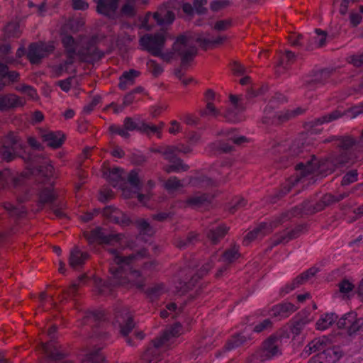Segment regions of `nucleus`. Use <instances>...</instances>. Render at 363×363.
<instances>
[{"mask_svg": "<svg viewBox=\"0 0 363 363\" xmlns=\"http://www.w3.org/2000/svg\"><path fill=\"white\" fill-rule=\"evenodd\" d=\"M337 168L335 164L331 160H325L322 162H318L317 159L313 155L312 160L306 163L300 162L296 164V170L298 175L294 178H290L284 184L281 190L275 194L278 198H281L286 194L291 186H294L298 182L307 184L313 183L318 175L325 177L332 173Z\"/></svg>", "mask_w": 363, "mask_h": 363, "instance_id": "1", "label": "nucleus"}, {"mask_svg": "<svg viewBox=\"0 0 363 363\" xmlns=\"http://www.w3.org/2000/svg\"><path fill=\"white\" fill-rule=\"evenodd\" d=\"M111 255V259L113 262L110 268L112 274V278L110 279V283L103 281L101 279L97 278L95 279V285L98 289L99 292L101 294L106 293V289L109 285H123L126 283V279L123 277V268L130 264H137L143 259L147 257V253L145 250H141L135 254H133L128 257H122L116 250H109Z\"/></svg>", "mask_w": 363, "mask_h": 363, "instance_id": "2", "label": "nucleus"}, {"mask_svg": "<svg viewBox=\"0 0 363 363\" xmlns=\"http://www.w3.org/2000/svg\"><path fill=\"white\" fill-rule=\"evenodd\" d=\"M62 43L65 55L79 57L85 61L99 60L104 56V53L86 38L74 39L71 35H64L62 36Z\"/></svg>", "mask_w": 363, "mask_h": 363, "instance_id": "3", "label": "nucleus"}, {"mask_svg": "<svg viewBox=\"0 0 363 363\" xmlns=\"http://www.w3.org/2000/svg\"><path fill=\"white\" fill-rule=\"evenodd\" d=\"M182 333V325L176 323L167 328L162 334L152 341V345L147 347L142 355V363H157L162 350L169 345L174 337Z\"/></svg>", "mask_w": 363, "mask_h": 363, "instance_id": "4", "label": "nucleus"}, {"mask_svg": "<svg viewBox=\"0 0 363 363\" xmlns=\"http://www.w3.org/2000/svg\"><path fill=\"white\" fill-rule=\"evenodd\" d=\"M165 36L163 33L154 35L146 34L140 38L139 43L142 49L151 53L154 56L160 57L163 60L169 62L173 58V53L166 52L163 53Z\"/></svg>", "mask_w": 363, "mask_h": 363, "instance_id": "5", "label": "nucleus"}, {"mask_svg": "<svg viewBox=\"0 0 363 363\" xmlns=\"http://www.w3.org/2000/svg\"><path fill=\"white\" fill-rule=\"evenodd\" d=\"M362 113H363V105L347 109L344 113H341L340 111L335 110L330 113L325 114L319 118H314L308 121V125L313 128L323 125V123L335 121L345 115L348 116L350 118H354Z\"/></svg>", "mask_w": 363, "mask_h": 363, "instance_id": "6", "label": "nucleus"}, {"mask_svg": "<svg viewBox=\"0 0 363 363\" xmlns=\"http://www.w3.org/2000/svg\"><path fill=\"white\" fill-rule=\"evenodd\" d=\"M23 148V144L17 136L13 134L9 135L0 147V157L7 162L11 161L16 157L21 155Z\"/></svg>", "mask_w": 363, "mask_h": 363, "instance_id": "7", "label": "nucleus"}, {"mask_svg": "<svg viewBox=\"0 0 363 363\" xmlns=\"http://www.w3.org/2000/svg\"><path fill=\"white\" fill-rule=\"evenodd\" d=\"M55 50L53 43H32L29 45L27 57L31 64H39Z\"/></svg>", "mask_w": 363, "mask_h": 363, "instance_id": "8", "label": "nucleus"}, {"mask_svg": "<svg viewBox=\"0 0 363 363\" xmlns=\"http://www.w3.org/2000/svg\"><path fill=\"white\" fill-rule=\"evenodd\" d=\"M173 55L177 53L182 58V63L191 61L196 55V48L191 45L189 39L184 35L177 38L172 47Z\"/></svg>", "mask_w": 363, "mask_h": 363, "instance_id": "9", "label": "nucleus"}, {"mask_svg": "<svg viewBox=\"0 0 363 363\" xmlns=\"http://www.w3.org/2000/svg\"><path fill=\"white\" fill-rule=\"evenodd\" d=\"M280 341L275 335H271L264 341L258 351L259 358L261 361H266L281 354Z\"/></svg>", "mask_w": 363, "mask_h": 363, "instance_id": "10", "label": "nucleus"}, {"mask_svg": "<svg viewBox=\"0 0 363 363\" xmlns=\"http://www.w3.org/2000/svg\"><path fill=\"white\" fill-rule=\"evenodd\" d=\"M282 223H284V220L281 218V216L275 218L274 220L270 223H262L246 235L244 242H249L256 238H262L270 233L274 228Z\"/></svg>", "mask_w": 363, "mask_h": 363, "instance_id": "11", "label": "nucleus"}, {"mask_svg": "<svg viewBox=\"0 0 363 363\" xmlns=\"http://www.w3.org/2000/svg\"><path fill=\"white\" fill-rule=\"evenodd\" d=\"M116 325L118 327L121 334L123 336H128L134 328L135 323L133 318L128 308H122L116 312Z\"/></svg>", "mask_w": 363, "mask_h": 363, "instance_id": "12", "label": "nucleus"}, {"mask_svg": "<svg viewBox=\"0 0 363 363\" xmlns=\"http://www.w3.org/2000/svg\"><path fill=\"white\" fill-rule=\"evenodd\" d=\"M128 182L130 184L132 189H129L126 187H122L123 196L128 199L132 198L134 196V195H136L138 201L143 203H145V201L148 198V196L138 193V191L140 189V182L138 174L136 171L133 170L129 173L128 177Z\"/></svg>", "mask_w": 363, "mask_h": 363, "instance_id": "13", "label": "nucleus"}, {"mask_svg": "<svg viewBox=\"0 0 363 363\" xmlns=\"http://www.w3.org/2000/svg\"><path fill=\"white\" fill-rule=\"evenodd\" d=\"M304 112V109L301 108H296L293 110H287L284 112L280 111L275 113H268V111H264V116L262 122L266 124H273L284 122L286 120L296 117Z\"/></svg>", "mask_w": 363, "mask_h": 363, "instance_id": "14", "label": "nucleus"}, {"mask_svg": "<svg viewBox=\"0 0 363 363\" xmlns=\"http://www.w3.org/2000/svg\"><path fill=\"white\" fill-rule=\"evenodd\" d=\"M123 238V234L109 233L106 229L97 228L88 235L90 242L98 241L101 243L114 244L118 242Z\"/></svg>", "mask_w": 363, "mask_h": 363, "instance_id": "15", "label": "nucleus"}, {"mask_svg": "<svg viewBox=\"0 0 363 363\" xmlns=\"http://www.w3.org/2000/svg\"><path fill=\"white\" fill-rule=\"evenodd\" d=\"M57 328L52 325L48 332V335L50 338V341L48 343L42 344V348L48 358L53 360H59L62 359L65 354L60 351V346L53 341L55 338L54 333L56 332Z\"/></svg>", "mask_w": 363, "mask_h": 363, "instance_id": "16", "label": "nucleus"}, {"mask_svg": "<svg viewBox=\"0 0 363 363\" xmlns=\"http://www.w3.org/2000/svg\"><path fill=\"white\" fill-rule=\"evenodd\" d=\"M104 215L111 221L123 227L128 226L132 223L128 215L116 208H106L104 210Z\"/></svg>", "mask_w": 363, "mask_h": 363, "instance_id": "17", "label": "nucleus"}, {"mask_svg": "<svg viewBox=\"0 0 363 363\" xmlns=\"http://www.w3.org/2000/svg\"><path fill=\"white\" fill-rule=\"evenodd\" d=\"M24 100L13 94L0 95V111H6L24 105Z\"/></svg>", "mask_w": 363, "mask_h": 363, "instance_id": "18", "label": "nucleus"}, {"mask_svg": "<svg viewBox=\"0 0 363 363\" xmlns=\"http://www.w3.org/2000/svg\"><path fill=\"white\" fill-rule=\"evenodd\" d=\"M118 0H98L96 10L99 13L113 18L118 9Z\"/></svg>", "mask_w": 363, "mask_h": 363, "instance_id": "19", "label": "nucleus"}, {"mask_svg": "<svg viewBox=\"0 0 363 363\" xmlns=\"http://www.w3.org/2000/svg\"><path fill=\"white\" fill-rule=\"evenodd\" d=\"M213 196L208 194L196 193L189 196L185 201L184 206L191 208H199L211 203Z\"/></svg>", "mask_w": 363, "mask_h": 363, "instance_id": "20", "label": "nucleus"}, {"mask_svg": "<svg viewBox=\"0 0 363 363\" xmlns=\"http://www.w3.org/2000/svg\"><path fill=\"white\" fill-rule=\"evenodd\" d=\"M316 272V269L311 268L301 275L298 276L290 284L286 285L284 288H283L282 291H284L285 294L290 292L291 291L306 283L310 278L313 277Z\"/></svg>", "mask_w": 363, "mask_h": 363, "instance_id": "21", "label": "nucleus"}, {"mask_svg": "<svg viewBox=\"0 0 363 363\" xmlns=\"http://www.w3.org/2000/svg\"><path fill=\"white\" fill-rule=\"evenodd\" d=\"M227 40L226 35H218L217 37H211L209 35H200L196 38V42L203 48H213L221 45Z\"/></svg>", "mask_w": 363, "mask_h": 363, "instance_id": "22", "label": "nucleus"}, {"mask_svg": "<svg viewBox=\"0 0 363 363\" xmlns=\"http://www.w3.org/2000/svg\"><path fill=\"white\" fill-rule=\"evenodd\" d=\"M315 206V204H313L311 200H306L302 203L296 207L293 208L290 211H287L283 213L281 216V218L284 222L290 219L292 217L302 216V215H309L310 213H307L304 212V209L308 208H313Z\"/></svg>", "mask_w": 363, "mask_h": 363, "instance_id": "23", "label": "nucleus"}, {"mask_svg": "<svg viewBox=\"0 0 363 363\" xmlns=\"http://www.w3.org/2000/svg\"><path fill=\"white\" fill-rule=\"evenodd\" d=\"M89 255L81 251L78 247H74L70 251L69 264L71 267L76 269L82 266L88 259Z\"/></svg>", "mask_w": 363, "mask_h": 363, "instance_id": "24", "label": "nucleus"}, {"mask_svg": "<svg viewBox=\"0 0 363 363\" xmlns=\"http://www.w3.org/2000/svg\"><path fill=\"white\" fill-rule=\"evenodd\" d=\"M327 340H328L323 337L322 338H317L311 341L301 353V357L305 359L312 353L323 350L326 345Z\"/></svg>", "mask_w": 363, "mask_h": 363, "instance_id": "25", "label": "nucleus"}, {"mask_svg": "<svg viewBox=\"0 0 363 363\" xmlns=\"http://www.w3.org/2000/svg\"><path fill=\"white\" fill-rule=\"evenodd\" d=\"M230 100L233 104V108L227 111L223 116L229 121L236 122L240 121L241 118L238 117V113L244 110V108L239 104L240 98L235 95H230Z\"/></svg>", "mask_w": 363, "mask_h": 363, "instance_id": "26", "label": "nucleus"}, {"mask_svg": "<svg viewBox=\"0 0 363 363\" xmlns=\"http://www.w3.org/2000/svg\"><path fill=\"white\" fill-rule=\"evenodd\" d=\"M211 265L209 263H207L206 265H203L199 272V274L197 278L193 277L190 282L188 284L179 282V285L176 286V293L179 296H182L185 294L189 289H191V286L194 285L196 282L197 279L204 274H206L208 270L211 269Z\"/></svg>", "mask_w": 363, "mask_h": 363, "instance_id": "27", "label": "nucleus"}, {"mask_svg": "<svg viewBox=\"0 0 363 363\" xmlns=\"http://www.w3.org/2000/svg\"><path fill=\"white\" fill-rule=\"evenodd\" d=\"M65 60H62V62L52 67V72L55 77H60L64 73L68 72L77 58L69 55H65Z\"/></svg>", "mask_w": 363, "mask_h": 363, "instance_id": "28", "label": "nucleus"}, {"mask_svg": "<svg viewBox=\"0 0 363 363\" xmlns=\"http://www.w3.org/2000/svg\"><path fill=\"white\" fill-rule=\"evenodd\" d=\"M153 18L159 25L170 24L174 20V14L172 11L167 10V6H164L154 13Z\"/></svg>", "mask_w": 363, "mask_h": 363, "instance_id": "29", "label": "nucleus"}, {"mask_svg": "<svg viewBox=\"0 0 363 363\" xmlns=\"http://www.w3.org/2000/svg\"><path fill=\"white\" fill-rule=\"evenodd\" d=\"M335 203V195L330 194L324 195L319 202L315 203L313 208H308L304 209V212L307 213H315L323 210L326 206Z\"/></svg>", "mask_w": 363, "mask_h": 363, "instance_id": "30", "label": "nucleus"}, {"mask_svg": "<svg viewBox=\"0 0 363 363\" xmlns=\"http://www.w3.org/2000/svg\"><path fill=\"white\" fill-rule=\"evenodd\" d=\"M140 74V72L135 69H130L124 72L120 77L119 87L125 89L128 86L134 83L135 79Z\"/></svg>", "mask_w": 363, "mask_h": 363, "instance_id": "31", "label": "nucleus"}, {"mask_svg": "<svg viewBox=\"0 0 363 363\" xmlns=\"http://www.w3.org/2000/svg\"><path fill=\"white\" fill-rule=\"evenodd\" d=\"M229 230V228L225 225H219L216 228L210 229L207 233V238L213 244H217Z\"/></svg>", "mask_w": 363, "mask_h": 363, "instance_id": "32", "label": "nucleus"}, {"mask_svg": "<svg viewBox=\"0 0 363 363\" xmlns=\"http://www.w3.org/2000/svg\"><path fill=\"white\" fill-rule=\"evenodd\" d=\"M63 135L60 132H49L43 135V140L52 148L60 147L63 143Z\"/></svg>", "mask_w": 363, "mask_h": 363, "instance_id": "33", "label": "nucleus"}, {"mask_svg": "<svg viewBox=\"0 0 363 363\" xmlns=\"http://www.w3.org/2000/svg\"><path fill=\"white\" fill-rule=\"evenodd\" d=\"M178 147L176 145L162 146L155 150V152L161 154L165 160L170 162H174L177 158Z\"/></svg>", "mask_w": 363, "mask_h": 363, "instance_id": "34", "label": "nucleus"}, {"mask_svg": "<svg viewBox=\"0 0 363 363\" xmlns=\"http://www.w3.org/2000/svg\"><path fill=\"white\" fill-rule=\"evenodd\" d=\"M337 318V315L333 313L323 315L317 321L316 327L318 330H325L330 327Z\"/></svg>", "mask_w": 363, "mask_h": 363, "instance_id": "35", "label": "nucleus"}, {"mask_svg": "<svg viewBox=\"0 0 363 363\" xmlns=\"http://www.w3.org/2000/svg\"><path fill=\"white\" fill-rule=\"evenodd\" d=\"M329 72L326 71H321L317 72L313 79L306 80L305 85L309 89H313L315 86L320 85L328 78Z\"/></svg>", "mask_w": 363, "mask_h": 363, "instance_id": "36", "label": "nucleus"}, {"mask_svg": "<svg viewBox=\"0 0 363 363\" xmlns=\"http://www.w3.org/2000/svg\"><path fill=\"white\" fill-rule=\"evenodd\" d=\"M138 6L136 0H125L121 9V13L125 17L131 18L136 15Z\"/></svg>", "mask_w": 363, "mask_h": 363, "instance_id": "37", "label": "nucleus"}, {"mask_svg": "<svg viewBox=\"0 0 363 363\" xmlns=\"http://www.w3.org/2000/svg\"><path fill=\"white\" fill-rule=\"evenodd\" d=\"M163 125V123H161L160 125L157 126L152 123H147L144 121H140L139 131L147 135L157 133L158 134V136L160 137V130L162 129Z\"/></svg>", "mask_w": 363, "mask_h": 363, "instance_id": "38", "label": "nucleus"}, {"mask_svg": "<svg viewBox=\"0 0 363 363\" xmlns=\"http://www.w3.org/2000/svg\"><path fill=\"white\" fill-rule=\"evenodd\" d=\"M164 186L169 193H174L182 189L184 184L176 177H172L164 182Z\"/></svg>", "mask_w": 363, "mask_h": 363, "instance_id": "39", "label": "nucleus"}, {"mask_svg": "<svg viewBox=\"0 0 363 363\" xmlns=\"http://www.w3.org/2000/svg\"><path fill=\"white\" fill-rule=\"evenodd\" d=\"M123 170L119 168L109 169L104 173V176L108 179L113 186L118 185V182L122 179Z\"/></svg>", "mask_w": 363, "mask_h": 363, "instance_id": "40", "label": "nucleus"}, {"mask_svg": "<svg viewBox=\"0 0 363 363\" xmlns=\"http://www.w3.org/2000/svg\"><path fill=\"white\" fill-rule=\"evenodd\" d=\"M171 164L164 167L167 173L186 172L189 169V166L183 163L179 158H176L174 162H170Z\"/></svg>", "mask_w": 363, "mask_h": 363, "instance_id": "41", "label": "nucleus"}, {"mask_svg": "<svg viewBox=\"0 0 363 363\" xmlns=\"http://www.w3.org/2000/svg\"><path fill=\"white\" fill-rule=\"evenodd\" d=\"M240 257L239 247L233 245L231 248L225 250L220 259L221 261L230 264Z\"/></svg>", "mask_w": 363, "mask_h": 363, "instance_id": "42", "label": "nucleus"}, {"mask_svg": "<svg viewBox=\"0 0 363 363\" xmlns=\"http://www.w3.org/2000/svg\"><path fill=\"white\" fill-rule=\"evenodd\" d=\"M323 352L326 356V363H335L338 361L342 355V352L338 347L328 348Z\"/></svg>", "mask_w": 363, "mask_h": 363, "instance_id": "43", "label": "nucleus"}, {"mask_svg": "<svg viewBox=\"0 0 363 363\" xmlns=\"http://www.w3.org/2000/svg\"><path fill=\"white\" fill-rule=\"evenodd\" d=\"M198 240L197 235L191 233L184 238H179L176 240V246L179 249H184L195 244Z\"/></svg>", "mask_w": 363, "mask_h": 363, "instance_id": "44", "label": "nucleus"}, {"mask_svg": "<svg viewBox=\"0 0 363 363\" xmlns=\"http://www.w3.org/2000/svg\"><path fill=\"white\" fill-rule=\"evenodd\" d=\"M250 338L245 335H238L233 336L226 344L225 349L230 350L245 345Z\"/></svg>", "mask_w": 363, "mask_h": 363, "instance_id": "45", "label": "nucleus"}, {"mask_svg": "<svg viewBox=\"0 0 363 363\" xmlns=\"http://www.w3.org/2000/svg\"><path fill=\"white\" fill-rule=\"evenodd\" d=\"M56 198V194L51 187H45L39 193V201L40 203H52Z\"/></svg>", "mask_w": 363, "mask_h": 363, "instance_id": "46", "label": "nucleus"}, {"mask_svg": "<svg viewBox=\"0 0 363 363\" xmlns=\"http://www.w3.org/2000/svg\"><path fill=\"white\" fill-rule=\"evenodd\" d=\"M189 184L195 187H206L213 184V182L206 176H198L190 178Z\"/></svg>", "mask_w": 363, "mask_h": 363, "instance_id": "47", "label": "nucleus"}, {"mask_svg": "<svg viewBox=\"0 0 363 363\" xmlns=\"http://www.w3.org/2000/svg\"><path fill=\"white\" fill-rule=\"evenodd\" d=\"M354 312H350L348 313L345 314L338 321L337 326L340 328H345L347 330H349L353 321L355 320Z\"/></svg>", "mask_w": 363, "mask_h": 363, "instance_id": "48", "label": "nucleus"}, {"mask_svg": "<svg viewBox=\"0 0 363 363\" xmlns=\"http://www.w3.org/2000/svg\"><path fill=\"white\" fill-rule=\"evenodd\" d=\"M4 208L11 216L21 217L26 213L24 206L21 204L14 206L12 203H6L4 204Z\"/></svg>", "mask_w": 363, "mask_h": 363, "instance_id": "49", "label": "nucleus"}, {"mask_svg": "<svg viewBox=\"0 0 363 363\" xmlns=\"http://www.w3.org/2000/svg\"><path fill=\"white\" fill-rule=\"evenodd\" d=\"M296 238V235H291L289 232H283L277 235H276L272 240V245L276 246L279 244H285L288 242L289 240Z\"/></svg>", "mask_w": 363, "mask_h": 363, "instance_id": "50", "label": "nucleus"}, {"mask_svg": "<svg viewBox=\"0 0 363 363\" xmlns=\"http://www.w3.org/2000/svg\"><path fill=\"white\" fill-rule=\"evenodd\" d=\"M340 292L342 294L343 298L350 297V294L353 292L354 286L347 279H344L338 284Z\"/></svg>", "mask_w": 363, "mask_h": 363, "instance_id": "51", "label": "nucleus"}, {"mask_svg": "<svg viewBox=\"0 0 363 363\" xmlns=\"http://www.w3.org/2000/svg\"><path fill=\"white\" fill-rule=\"evenodd\" d=\"M200 113L202 116L216 118L220 115V111L212 102H208L206 104V108L201 110Z\"/></svg>", "mask_w": 363, "mask_h": 363, "instance_id": "52", "label": "nucleus"}, {"mask_svg": "<svg viewBox=\"0 0 363 363\" xmlns=\"http://www.w3.org/2000/svg\"><path fill=\"white\" fill-rule=\"evenodd\" d=\"M166 292V288L163 284H157L150 288L147 294L150 298H157Z\"/></svg>", "mask_w": 363, "mask_h": 363, "instance_id": "53", "label": "nucleus"}, {"mask_svg": "<svg viewBox=\"0 0 363 363\" xmlns=\"http://www.w3.org/2000/svg\"><path fill=\"white\" fill-rule=\"evenodd\" d=\"M19 25L17 23H10L4 28L6 38H17L20 35Z\"/></svg>", "mask_w": 363, "mask_h": 363, "instance_id": "54", "label": "nucleus"}, {"mask_svg": "<svg viewBox=\"0 0 363 363\" xmlns=\"http://www.w3.org/2000/svg\"><path fill=\"white\" fill-rule=\"evenodd\" d=\"M211 147L219 153H228L232 152L234 149L233 147L227 143L222 141H216L211 145Z\"/></svg>", "mask_w": 363, "mask_h": 363, "instance_id": "55", "label": "nucleus"}, {"mask_svg": "<svg viewBox=\"0 0 363 363\" xmlns=\"http://www.w3.org/2000/svg\"><path fill=\"white\" fill-rule=\"evenodd\" d=\"M83 361L91 363H106L104 356L99 351H92L87 353Z\"/></svg>", "mask_w": 363, "mask_h": 363, "instance_id": "56", "label": "nucleus"}, {"mask_svg": "<svg viewBox=\"0 0 363 363\" xmlns=\"http://www.w3.org/2000/svg\"><path fill=\"white\" fill-rule=\"evenodd\" d=\"M140 121H141L139 119L134 121L130 117H126L123 121V126L125 130H126L128 133V131H133L135 130L139 131Z\"/></svg>", "mask_w": 363, "mask_h": 363, "instance_id": "57", "label": "nucleus"}, {"mask_svg": "<svg viewBox=\"0 0 363 363\" xmlns=\"http://www.w3.org/2000/svg\"><path fill=\"white\" fill-rule=\"evenodd\" d=\"M276 308L278 310L279 314L281 315H288L296 310V307L291 303H284L277 306Z\"/></svg>", "mask_w": 363, "mask_h": 363, "instance_id": "58", "label": "nucleus"}, {"mask_svg": "<svg viewBox=\"0 0 363 363\" xmlns=\"http://www.w3.org/2000/svg\"><path fill=\"white\" fill-rule=\"evenodd\" d=\"M315 33L316 36L314 38L315 39V45L318 48H321L326 44V39L328 34L325 31L322 30L320 29H315Z\"/></svg>", "mask_w": 363, "mask_h": 363, "instance_id": "59", "label": "nucleus"}, {"mask_svg": "<svg viewBox=\"0 0 363 363\" xmlns=\"http://www.w3.org/2000/svg\"><path fill=\"white\" fill-rule=\"evenodd\" d=\"M147 67L148 70L155 76L157 77L160 75L163 72V68L160 65L157 63L153 60H149L147 62Z\"/></svg>", "mask_w": 363, "mask_h": 363, "instance_id": "60", "label": "nucleus"}, {"mask_svg": "<svg viewBox=\"0 0 363 363\" xmlns=\"http://www.w3.org/2000/svg\"><path fill=\"white\" fill-rule=\"evenodd\" d=\"M135 224L141 233L150 235L152 233V229L150 223L143 218L138 219Z\"/></svg>", "mask_w": 363, "mask_h": 363, "instance_id": "61", "label": "nucleus"}, {"mask_svg": "<svg viewBox=\"0 0 363 363\" xmlns=\"http://www.w3.org/2000/svg\"><path fill=\"white\" fill-rule=\"evenodd\" d=\"M10 181L13 182L15 184H17V179L11 174V172L5 169L3 172H0V186L4 187V185L9 183Z\"/></svg>", "mask_w": 363, "mask_h": 363, "instance_id": "62", "label": "nucleus"}, {"mask_svg": "<svg viewBox=\"0 0 363 363\" xmlns=\"http://www.w3.org/2000/svg\"><path fill=\"white\" fill-rule=\"evenodd\" d=\"M39 174L45 177L46 179H50L53 177L54 175V169L52 165L49 164H43V165L40 166L39 169Z\"/></svg>", "mask_w": 363, "mask_h": 363, "instance_id": "63", "label": "nucleus"}, {"mask_svg": "<svg viewBox=\"0 0 363 363\" xmlns=\"http://www.w3.org/2000/svg\"><path fill=\"white\" fill-rule=\"evenodd\" d=\"M358 174L357 170H351L348 172L342 179L341 184L342 186H347L350 184L355 182L357 180Z\"/></svg>", "mask_w": 363, "mask_h": 363, "instance_id": "64", "label": "nucleus"}]
</instances>
